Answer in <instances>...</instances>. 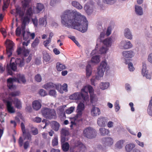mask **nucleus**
I'll list each match as a JSON object with an SVG mask.
<instances>
[{
  "mask_svg": "<svg viewBox=\"0 0 152 152\" xmlns=\"http://www.w3.org/2000/svg\"><path fill=\"white\" fill-rule=\"evenodd\" d=\"M132 46V45L130 41H127L124 44L123 47L125 49H128L131 48Z\"/></svg>",
  "mask_w": 152,
  "mask_h": 152,
  "instance_id": "58836bf2",
  "label": "nucleus"
},
{
  "mask_svg": "<svg viewBox=\"0 0 152 152\" xmlns=\"http://www.w3.org/2000/svg\"><path fill=\"white\" fill-rule=\"evenodd\" d=\"M44 9V6L43 4L40 3H37L36 8V12L37 13H39Z\"/></svg>",
  "mask_w": 152,
  "mask_h": 152,
  "instance_id": "aec40b11",
  "label": "nucleus"
},
{
  "mask_svg": "<svg viewBox=\"0 0 152 152\" xmlns=\"http://www.w3.org/2000/svg\"><path fill=\"white\" fill-rule=\"evenodd\" d=\"M100 113V110L99 108L95 107H92L91 111V114L92 116H96L99 115Z\"/></svg>",
  "mask_w": 152,
  "mask_h": 152,
  "instance_id": "ddd939ff",
  "label": "nucleus"
},
{
  "mask_svg": "<svg viewBox=\"0 0 152 152\" xmlns=\"http://www.w3.org/2000/svg\"><path fill=\"white\" fill-rule=\"evenodd\" d=\"M15 82L18 83L21 82L24 83L26 82V80L24 75L20 74H18L16 75V77L9 78L7 80V86L11 90H15L16 88V86L13 85V83Z\"/></svg>",
  "mask_w": 152,
  "mask_h": 152,
  "instance_id": "7ed1b4c3",
  "label": "nucleus"
},
{
  "mask_svg": "<svg viewBox=\"0 0 152 152\" xmlns=\"http://www.w3.org/2000/svg\"><path fill=\"white\" fill-rule=\"evenodd\" d=\"M23 140L22 137H20L18 141L19 145L20 147H21L23 146Z\"/></svg>",
  "mask_w": 152,
  "mask_h": 152,
  "instance_id": "69168bd1",
  "label": "nucleus"
},
{
  "mask_svg": "<svg viewBox=\"0 0 152 152\" xmlns=\"http://www.w3.org/2000/svg\"><path fill=\"white\" fill-rule=\"evenodd\" d=\"M124 34L125 36L127 39H132V36L130 30L128 28H126L124 31Z\"/></svg>",
  "mask_w": 152,
  "mask_h": 152,
  "instance_id": "4be33fe9",
  "label": "nucleus"
},
{
  "mask_svg": "<svg viewBox=\"0 0 152 152\" xmlns=\"http://www.w3.org/2000/svg\"><path fill=\"white\" fill-rule=\"evenodd\" d=\"M33 14L32 9L31 7L28 8L26 11L25 15L29 16L31 17Z\"/></svg>",
  "mask_w": 152,
  "mask_h": 152,
  "instance_id": "f704fd0d",
  "label": "nucleus"
},
{
  "mask_svg": "<svg viewBox=\"0 0 152 152\" xmlns=\"http://www.w3.org/2000/svg\"><path fill=\"white\" fill-rule=\"evenodd\" d=\"M69 140L68 136L61 135V143H64Z\"/></svg>",
  "mask_w": 152,
  "mask_h": 152,
  "instance_id": "49530a36",
  "label": "nucleus"
},
{
  "mask_svg": "<svg viewBox=\"0 0 152 152\" xmlns=\"http://www.w3.org/2000/svg\"><path fill=\"white\" fill-rule=\"evenodd\" d=\"M43 59L46 62L49 61L50 59V56L47 53L43 54Z\"/></svg>",
  "mask_w": 152,
  "mask_h": 152,
  "instance_id": "4c0bfd02",
  "label": "nucleus"
},
{
  "mask_svg": "<svg viewBox=\"0 0 152 152\" xmlns=\"http://www.w3.org/2000/svg\"><path fill=\"white\" fill-rule=\"evenodd\" d=\"M92 62L94 63H98L100 61L99 57L98 56H93L91 59Z\"/></svg>",
  "mask_w": 152,
  "mask_h": 152,
  "instance_id": "e433bc0d",
  "label": "nucleus"
},
{
  "mask_svg": "<svg viewBox=\"0 0 152 152\" xmlns=\"http://www.w3.org/2000/svg\"><path fill=\"white\" fill-rule=\"evenodd\" d=\"M32 106L33 109L36 111L39 110L41 107V104L37 100H35L32 102Z\"/></svg>",
  "mask_w": 152,
  "mask_h": 152,
  "instance_id": "4468645a",
  "label": "nucleus"
},
{
  "mask_svg": "<svg viewBox=\"0 0 152 152\" xmlns=\"http://www.w3.org/2000/svg\"><path fill=\"white\" fill-rule=\"evenodd\" d=\"M16 65L20 67H22L24 66V59L23 58L20 59L17 58L15 60Z\"/></svg>",
  "mask_w": 152,
  "mask_h": 152,
  "instance_id": "a211bd4d",
  "label": "nucleus"
},
{
  "mask_svg": "<svg viewBox=\"0 0 152 152\" xmlns=\"http://www.w3.org/2000/svg\"><path fill=\"white\" fill-rule=\"evenodd\" d=\"M75 107H71L66 110V113L67 114H70L72 113L75 109Z\"/></svg>",
  "mask_w": 152,
  "mask_h": 152,
  "instance_id": "8fccbe9b",
  "label": "nucleus"
},
{
  "mask_svg": "<svg viewBox=\"0 0 152 152\" xmlns=\"http://www.w3.org/2000/svg\"><path fill=\"white\" fill-rule=\"evenodd\" d=\"M84 109V105L83 103L80 102L78 104L76 110L77 112L76 116L77 118H80L81 117L82 114V111Z\"/></svg>",
  "mask_w": 152,
  "mask_h": 152,
  "instance_id": "1a4fd4ad",
  "label": "nucleus"
},
{
  "mask_svg": "<svg viewBox=\"0 0 152 152\" xmlns=\"http://www.w3.org/2000/svg\"><path fill=\"white\" fill-rule=\"evenodd\" d=\"M58 137L57 136L55 137L52 140V144L53 146H57L58 144Z\"/></svg>",
  "mask_w": 152,
  "mask_h": 152,
  "instance_id": "79ce46f5",
  "label": "nucleus"
},
{
  "mask_svg": "<svg viewBox=\"0 0 152 152\" xmlns=\"http://www.w3.org/2000/svg\"><path fill=\"white\" fill-rule=\"evenodd\" d=\"M102 140L103 144L105 146H110L113 143V139L110 137L103 138Z\"/></svg>",
  "mask_w": 152,
  "mask_h": 152,
  "instance_id": "9d476101",
  "label": "nucleus"
},
{
  "mask_svg": "<svg viewBox=\"0 0 152 152\" xmlns=\"http://www.w3.org/2000/svg\"><path fill=\"white\" fill-rule=\"evenodd\" d=\"M30 32H25V29H22V35L23 38L24 40H27L29 37Z\"/></svg>",
  "mask_w": 152,
  "mask_h": 152,
  "instance_id": "f3484780",
  "label": "nucleus"
},
{
  "mask_svg": "<svg viewBox=\"0 0 152 152\" xmlns=\"http://www.w3.org/2000/svg\"><path fill=\"white\" fill-rule=\"evenodd\" d=\"M128 68L129 70L130 71H133L134 69V68L133 67V64L131 63H129L128 64Z\"/></svg>",
  "mask_w": 152,
  "mask_h": 152,
  "instance_id": "774afa93",
  "label": "nucleus"
},
{
  "mask_svg": "<svg viewBox=\"0 0 152 152\" xmlns=\"http://www.w3.org/2000/svg\"><path fill=\"white\" fill-rule=\"evenodd\" d=\"M23 135L25 139L29 141L31 140V135L29 132H26L25 131V133H23Z\"/></svg>",
  "mask_w": 152,
  "mask_h": 152,
  "instance_id": "72a5a7b5",
  "label": "nucleus"
},
{
  "mask_svg": "<svg viewBox=\"0 0 152 152\" xmlns=\"http://www.w3.org/2000/svg\"><path fill=\"white\" fill-rule=\"evenodd\" d=\"M39 40L37 37H36L31 44V46L33 48L36 47L39 44Z\"/></svg>",
  "mask_w": 152,
  "mask_h": 152,
  "instance_id": "ea45409f",
  "label": "nucleus"
},
{
  "mask_svg": "<svg viewBox=\"0 0 152 152\" xmlns=\"http://www.w3.org/2000/svg\"><path fill=\"white\" fill-rule=\"evenodd\" d=\"M69 134V131L65 129H62L61 132V135L68 136Z\"/></svg>",
  "mask_w": 152,
  "mask_h": 152,
  "instance_id": "c9c22d12",
  "label": "nucleus"
},
{
  "mask_svg": "<svg viewBox=\"0 0 152 152\" xmlns=\"http://www.w3.org/2000/svg\"><path fill=\"white\" fill-rule=\"evenodd\" d=\"M90 101L91 103H93L94 102L96 101L97 98L95 95L94 94H90Z\"/></svg>",
  "mask_w": 152,
  "mask_h": 152,
  "instance_id": "c03bdc74",
  "label": "nucleus"
},
{
  "mask_svg": "<svg viewBox=\"0 0 152 152\" xmlns=\"http://www.w3.org/2000/svg\"><path fill=\"white\" fill-rule=\"evenodd\" d=\"M29 52L28 50L26 49L25 48H23L22 55L25 57L29 55Z\"/></svg>",
  "mask_w": 152,
  "mask_h": 152,
  "instance_id": "3c124183",
  "label": "nucleus"
},
{
  "mask_svg": "<svg viewBox=\"0 0 152 152\" xmlns=\"http://www.w3.org/2000/svg\"><path fill=\"white\" fill-rule=\"evenodd\" d=\"M66 106L64 105L60 106L58 109V112L60 115L61 116L65 115V112L64 111V108Z\"/></svg>",
  "mask_w": 152,
  "mask_h": 152,
  "instance_id": "2f4dec72",
  "label": "nucleus"
},
{
  "mask_svg": "<svg viewBox=\"0 0 152 152\" xmlns=\"http://www.w3.org/2000/svg\"><path fill=\"white\" fill-rule=\"evenodd\" d=\"M114 106L115 107V111H118L120 109V107L119 106V102L117 100L115 102Z\"/></svg>",
  "mask_w": 152,
  "mask_h": 152,
  "instance_id": "052dcab7",
  "label": "nucleus"
},
{
  "mask_svg": "<svg viewBox=\"0 0 152 152\" xmlns=\"http://www.w3.org/2000/svg\"><path fill=\"white\" fill-rule=\"evenodd\" d=\"M56 69L58 71H61L66 68L65 66L59 62H57L56 64Z\"/></svg>",
  "mask_w": 152,
  "mask_h": 152,
  "instance_id": "cd10ccee",
  "label": "nucleus"
},
{
  "mask_svg": "<svg viewBox=\"0 0 152 152\" xmlns=\"http://www.w3.org/2000/svg\"><path fill=\"white\" fill-rule=\"evenodd\" d=\"M20 92L18 91L12 92L9 94V95L12 96H15L19 95Z\"/></svg>",
  "mask_w": 152,
  "mask_h": 152,
  "instance_id": "e2e57ef3",
  "label": "nucleus"
},
{
  "mask_svg": "<svg viewBox=\"0 0 152 152\" xmlns=\"http://www.w3.org/2000/svg\"><path fill=\"white\" fill-rule=\"evenodd\" d=\"M92 73L91 67L90 65L88 64L86 67V76L88 77L91 75Z\"/></svg>",
  "mask_w": 152,
  "mask_h": 152,
  "instance_id": "bb28decb",
  "label": "nucleus"
},
{
  "mask_svg": "<svg viewBox=\"0 0 152 152\" xmlns=\"http://www.w3.org/2000/svg\"><path fill=\"white\" fill-rule=\"evenodd\" d=\"M9 5V2L8 0L4 2V4L3 6L2 10H4L6 9L7 8Z\"/></svg>",
  "mask_w": 152,
  "mask_h": 152,
  "instance_id": "5fc2aeb1",
  "label": "nucleus"
},
{
  "mask_svg": "<svg viewBox=\"0 0 152 152\" xmlns=\"http://www.w3.org/2000/svg\"><path fill=\"white\" fill-rule=\"evenodd\" d=\"M135 147V145L130 143L126 145L125 146V150L126 152H130Z\"/></svg>",
  "mask_w": 152,
  "mask_h": 152,
  "instance_id": "6ab92c4d",
  "label": "nucleus"
},
{
  "mask_svg": "<svg viewBox=\"0 0 152 152\" xmlns=\"http://www.w3.org/2000/svg\"><path fill=\"white\" fill-rule=\"evenodd\" d=\"M15 59L13 58H12L10 60V64H7V70L8 73L9 75H12V72L11 70L15 71L17 70V66L16 64L14 62H12V59Z\"/></svg>",
  "mask_w": 152,
  "mask_h": 152,
  "instance_id": "6e6552de",
  "label": "nucleus"
},
{
  "mask_svg": "<svg viewBox=\"0 0 152 152\" xmlns=\"http://www.w3.org/2000/svg\"><path fill=\"white\" fill-rule=\"evenodd\" d=\"M35 79L37 82H40L42 80V77L40 74H38L35 76Z\"/></svg>",
  "mask_w": 152,
  "mask_h": 152,
  "instance_id": "6e6d98bb",
  "label": "nucleus"
},
{
  "mask_svg": "<svg viewBox=\"0 0 152 152\" xmlns=\"http://www.w3.org/2000/svg\"><path fill=\"white\" fill-rule=\"evenodd\" d=\"M146 70V65L145 63H142V75H145V73L147 72Z\"/></svg>",
  "mask_w": 152,
  "mask_h": 152,
  "instance_id": "864d4df0",
  "label": "nucleus"
},
{
  "mask_svg": "<svg viewBox=\"0 0 152 152\" xmlns=\"http://www.w3.org/2000/svg\"><path fill=\"white\" fill-rule=\"evenodd\" d=\"M135 9L136 14L139 15H142L143 13L142 9L140 6L135 5Z\"/></svg>",
  "mask_w": 152,
  "mask_h": 152,
  "instance_id": "5701e85b",
  "label": "nucleus"
},
{
  "mask_svg": "<svg viewBox=\"0 0 152 152\" xmlns=\"http://www.w3.org/2000/svg\"><path fill=\"white\" fill-rule=\"evenodd\" d=\"M111 39L110 38H107L104 40L103 43L106 45V47L107 48L111 46Z\"/></svg>",
  "mask_w": 152,
  "mask_h": 152,
  "instance_id": "473e14b6",
  "label": "nucleus"
},
{
  "mask_svg": "<svg viewBox=\"0 0 152 152\" xmlns=\"http://www.w3.org/2000/svg\"><path fill=\"white\" fill-rule=\"evenodd\" d=\"M39 94L41 96H45L47 95V93L43 89H41L40 90L39 92Z\"/></svg>",
  "mask_w": 152,
  "mask_h": 152,
  "instance_id": "0e129e2a",
  "label": "nucleus"
},
{
  "mask_svg": "<svg viewBox=\"0 0 152 152\" xmlns=\"http://www.w3.org/2000/svg\"><path fill=\"white\" fill-rule=\"evenodd\" d=\"M41 113L42 115L47 119H55L56 117V112L54 109L44 108L42 109Z\"/></svg>",
  "mask_w": 152,
  "mask_h": 152,
  "instance_id": "39448f33",
  "label": "nucleus"
},
{
  "mask_svg": "<svg viewBox=\"0 0 152 152\" xmlns=\"http://www.w3.org/2000/svg\"><path fill=\"white\" fill-rule=\"evenodd\" d=\"M86 88H85L81 89V91L85 92L86 94H84L80 92L75 93L69 96V99L73 100H80L84 102L87 100L88 98L87 95V91L86 92L85 91ZM87 88L88 90L90 95L94 94L93 89L91 86H88Z\"/></svg>",
  "mask_w": 152,
  "mask_h": 152,
  "instance_id": "f03ea898",
  "label": "nucleus"
},
{
  "mask_svg": "<svg viewBox=\"0 0 152 152\" xmlns=\"http://www.w3.org/2000/svg\"><path fill=\"white\" fill-rule=\"evenodd\" d=\"M107 50L108 49L107 47L105 48L104 47H102L100 49L99 51L101 54H102L105 53L107 51Z\"/></svg>",
  "mask_w": 152,
  "mask_h": 152,
  "instance_id": "4d7b16f0",
  "label": "nucleus"
},
{
  "mask_svg": "<svg viewBox=\"0 0 152 152\" xmlns=\"http://www.w3.org/2000/svg\"><path fill=\"white\" fill-rule=\"evenodd\" d=\"M84 136L89 139L94 138L96 136V132L95 129L90 127L85 128L83 131Z\"/></svg>",
  "mask_w": 152,
  "mask_h": 152,
  "instance_id": "423d86ee",
  "label": "nucleus"
},
{
  "mask_svg": "<svg viewBox=\"0 0 152 152\" xmlns=\"http://www.w3.org/2000/svg\"><path fill=\"white\" fill-rule=\"evenodd\" d=\"M16 13L18 14L20 17H23L24 15V12L21 10L20 7H17L16 8Z\"/></svg>",
  "mask_w": 152,
  "mask_h": 152,
  "instance_id": "c85d7f7f",
  "label": "nucleus"
},
{
  "mask_svg": "<svg viewBox=\"0 0 152 152\" xmlns=\"http://www.w3.org/2000/svg\"><path fill=\"white\" fill-rule=\"evenodd\" d=\"M30 18L29 16L25 15L23 18L21 28L22 29H25L26 25L29 23Z\"/></svg>",
  "mask_w": 152,
  "mask_h": 152,
  "instance_id": "f8f14e48",
  "label": "nucleus"
},
{
  "mask_svg": "<svg viewBox=\"0 0 152 152\" xmlns=\"http://www.w3.org/2000/svg\"><path fill=\"white\" fill-rule=\"evenodd\" d=\"M61 144L62 148L63 150L65 152L68 151L69 148V145L68 143L66 142Z\"/></svg>",
  "mask_w": 152,
  "mask_h": 152,
  "instance_id": "b1692460",
  "label": "nucleus"
},
{
  "mask_svg": "<svg viewBox=\"0 0 152 152\" xmlns=\"http://www.w3.org/2000/svg\"><path fill=\"white\" fill-rule=\"evenodd\" d=\"M46 23V20L45 18H40L39 20V23L40 25H44L45 23Z\"/></svg>",
  "mask_w": 152,
  "mask_h": 152,
  "instance_id": "603ef678",
  "label": "nucleus"
},
{
  "mask_svg": "<svg viewBox=\"0 0 152 152\" xmlns=\"http://www.w3.org/2000/svg\"><path fill=\"white\" fill-rule=\"evenodd\" d=\"M22 28L19 27L17 28L15 30V34L17 36L19 37L22 33Z\"/></svg>",
  "mask_w": 152,
  "mask_h": 152,
  "instance_id": "de8ad7c7",
  "label": "nucleus"
},
{
  "mask_svg": "<svg viewBox=\"0 0 152 152\" xmlns=\"http://www.w3.org/2000/svg\"><path fill=\"white\" fill-rule=\"evenodd\" d=\"M55 86V84L52 82H49L45 84L43 86V88L46 90H48L51 88H54Z\"/></svg>",
  "mask_w": 152,
  "mask_h": 152,
  "instance_id": "412c9836",
  "label": "nucleus"
},
{
  "mask_svg": "<svg viewBox=\"0 0 152 152\" xmlns=\"http://www.w3.org/2000/svg\"><path fill=\"white\" fill-rule=\"evenodd\" d=\"M124 141L120 140L118 141L115 144L116 147L118 148H122L123 144Z\"/></svg>",
  "mask_w": 152,
  "mask_h": 152,
  "instance_id": "37998d69",
  "label": "nucleus"
},
{
  "mask_svg": "<svg viewBox=\"0 0 152 152\" xmlns=\"http://www.w3.org/2000/svg\"><path fill=\"white\" fill-rule=\"evenodd\" d=\"M115 0H103V1L107 4H113Z\"/></svg>",
  "mask_w": 152,
  "mask_h": 152,
  "instance_id": "338daca9",
  "label": "nucleus"
},
{
  "mask_svg": "<svg viewBox=\"0 0 152 152\" xmlns=\"http://www.w3.org/2000/svg\"><path fill=\"white\" fill-rule=\"evenodd\" d=\"M62 24L68 28L71 27L83 33L86 31L88 22L84 16L76 11L67 10L61 16Z\"/></svg>",
  "mask_w": 152,
  "mask_h": 152,
  "instance_id": "f257e3e1",
  "label": "nucleus"
},
{
  "mask_svg": "<svg viewBox=\"0 0 152 152\" xmlns=\"http://www.w3.org/2000/svg\"><path fill=\"white\" fill-rule=\"evenodd\" d=\"M100 133L102 135L105 136L108 134L109 132V130L104 128H101L99 129Z\"/></svg>",
  "mask_w": 152,
  "mask_h": 152,
  "instance_id": "393cba45",
  "label": "nucleus"
},
{
  "mask_svg": "<svg viewBox=\"0 0 152 152\" xmlns=\"http://www.w3.org/2000/svg\"><path fill=\"white\" fill-rule=\"evenodd\" d=\"M59 124L56 121H53L52 123V128L56 131H58L59 127Z\"/></svg>",
  "mask_w": 152,
  "mask_h": 152,
  "instance_id": "a878e982",
  "label": "nucleus"
},
{
  "mask_svg": "<svg viewBox=\"0 0 152 152\" xmlns=\"http://www.w3.org/2000/svg\"><path fill=\"white\" fill-rule=\"evenodd\" d=\"M23 147L24 149L26 150L29 146V142L28 141H26L23 143Z\"/></svg>",
  "mask_w": 152,
  "mask_h": 152,
  "instance_id": "680f3d73",
  "label": "nucleus"
},
{
  "mask_svg": "<svg viewBox=\"0 0 152 152\" xmlns=\"http://www.w3.org/2000/svg\"><path fill=\"white\" fill-rule=\"evenodd\" d=\"M107 121V120L105 117L101 116L98 119L97 123L99 126L104 127L106 125Z\"/></svg>",
  "mask_w": 152,
  "mask_h": 152,
  "instance_id": "9b49d317",
  "label": "nucleus"
},
{
  "mask_svg": "<svg viewBox=\"0 0 152 152\" xmlns=\"http://www.w3.org/2000/svg\"><path fill=\"white\" fill-rule=\"evenodd\" d=\"M84 9L88 15L90 14L92 12V10L90 9L88 5L86 4L84 6Z\"/></svg>",
  "mask_w": 152,
  "mask_h": 152,
  "instance_id": "a18cd8bd",
  "label": "nucleus"
},
{
  "mask_svg": "<svg viewBox=\"0 0 152 152\" xmlns=\"http://www.w3.org/2000/svg\"><path fill=\"white\" fill-rule=\"evenodd\" d=\"M109 86V83H102L100 86V88L102 90L107 89Z\"/></svg>",
  "mask_w": 152,
  "mask_h": 152,
  "instance_id": "a19ab883",
  "label": "nucleus"
},
{
  "mask_svg": "<svg viewBox=\"0 0 152 152\" xmlns=\"http://www.w3.org/2000/svg\"><path fill=\"white\" fill-rule=\"evenodd\" d=\"M31 132L33 135H37L38 133V129L37 128L34 127L31 128Z\"/></svg>",
  "mask_w": 152,
  "mask_h": 152,
  "instance_id": "09e8293b",
  "label": "nucleus"
},
{
  "mask_svg": "<svg viewBox=\"0 0 152 152\" xmlns=\"http://www.w3.org/2000/svg\"><path fill=\"white\" fill-rule=\"evenodd\" d=\"M14 104L17 108L20 109L21 107L20 101L17 99H15L14 101Z\"/></svg>",
  "mask_w": 152,
  "mask_h": 152,
  "instance_id": "7c9ffc66",
  "label": "nucleus"
},
{
  "mask_svg": "<svg viewBox=\"0 0 152 152\" xmlns=\"http://www.w3.org/2000/svg\"><path fill=\"white\" fill-rule=\"evenodd\" d=\"M122 54L125 58H128L132 57L134 56V53L133 51L129 50L123 52Z\"/></svg>",
  "mask_w": 152,
  "mask_h": 152,
  "instance_id": "2eb2a0df",
  "label": "nucleus"
},
{
  "mask_svg": "<svg viewBox=\"0 0 152 152\" xmlns=\"http://www.w3.org/2000/svg\"><path fill=\"white\" fill-rule=\"evenodd\" d=\"M72 5L77 9L81 10L83 8L82 6L77 2L73 1L72 2Z\"/></svg>",
  "mask_w": 152,
  "mask_h": 152,
  "instance_id": "c756f323",
  "label": "nucleus"
},
{
  "mask_svg": "<svg viewBox=\"0 0 152 152\" xmlns=\"http://www.w3.org/2000/svg\"><path fill=\"white\" fill-rule=\"evenodd\" d=\"M7 44L6 51L8 58H10L12 54L13 50V47L14 44L13 42L9 39H7L6 42Z\"/></svg>",
  "mask_w": 152,
  "mask_h": 152,
  "instance_id": "0eeeda50",
  "label": "nucleus"
},
{
  "mask_svg": "<svg viewBox=\"0 0 152 152\" xmlns=\"http://www.w3.org/2000/svg\"><path fill=\"white\" fill-rule=\"evenodd\" d=\"M107 63L105 61H102L100 65L97 69V75L95 78L94 77L91 79V84L92 85L95 86L94 82L96 80H99L102 77L105 71L107 66Z\"/></svg>",
  "mask_w": 152,
  "mask_h": 152,
  "instance_id": "20e7f679",
  "label": "nucleus"
},
{
  "mask_svg": "<svg viewBox=\"0 0 152 152\" xmlns=\"http://www.w3.org/2000/svg\"><path fill=\"white\" fill-rule=\"evenodd\" d=\"M7 109L9 113H13L15 112V110L12 106V103L11 101H6Z\"/></svg>",
  "mask_w": 152,
  "mask_h": 152,
  "instance_id": "dca6fc26",
  "label": "nucleus"
},
{
  "mask_svg": "<svg viewBox=\"0 0 152 152\" xmlns=\"http://www.w3.org/2000/svg\"><path fill=\"white\" fill-rule=\"evenodd\" d=\"M76 146L80 148H85V146L80 142L78 141L76 144Z\"/></svg>",
  "mask_w": 152,
  "mask_h": 152,
  "instance_id": "bf43d9fd",
  "label": "nucleus"
},
{
  "mask_svg": "<svg viewBox=\"0 0 152 152\" xmlns=\"http://www.w3.org/2000/svg\"><path fill=\"white\" fill-rule=\"evenodd\" d=\"M49 94L51 96L55 97L56 95V91L55 90H51L49 91Z\"/></svg>",
  "mask_w": 152,
  "mask_h": 152,
  "instance_id": "13d9d810",
  "label": "nucleus"
}]
</instances>
